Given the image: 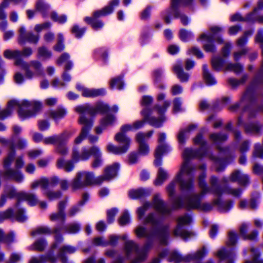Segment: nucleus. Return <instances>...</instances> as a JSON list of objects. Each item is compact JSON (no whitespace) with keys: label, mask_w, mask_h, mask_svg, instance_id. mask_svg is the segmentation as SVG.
<instances>
[{"label":"nucleus","mask_w":263,"mask_h":263,"mask_svg":"<svg viewBox=\"0 0 263 263\" xmlns=\"http://www.w3.org/2000/svg\"><path fill=\"white\" fill-rule=\"evenodd\" d=\"M187 54L189 55H194L198 59H202L204 55L201 50L197 47L193 46L188 49Z\"/></svg>","instance_id":"obj_54"},{"label":"nucleus","mask_w":263,"mask_h":263,"mask_svg":"<svg viewBox=\"0 0 263 263\" xmlns=\"http://www.w3.org/2000/svg\"><path fill=\"white\" fill-rule=\"evenodd\" d=\"M93 183H101L100 180H98V178H95L93 173L82 171L77 173L71 182V186L76 190Z\"/></svg>","instance_id":"obj_13"},{"label":"nucleus","mask_w":263,"mask_h":263,"mask_svg":"<svg viewBox=\"0 0 263 263\" xmlns=\"http://www.w3.org/2000/svg\"><path fill=\"white\" fill-rule=\"evenodd\" d=\"M119 166V164L116 162L106 167L104 170V175L98 177V180H100L101 183L103 181L111 180L116 176Z\"/></svg>","instance_id":"obj_22"},{"label":"nucleus","mask_w":263,"mask_h":263,"mask_svg":"<svg viewBox=\"0 0 263 263\" xmlns=\"http://www.w3.org/2000/svg\"><path fill=\"white\" fill-rule=\"evenodd\" d=\"M47 246V242L44 239H40L34 242V243L30 247V250L42 252Z\"/></svg>","instance_id":"obj_48"},{"label":"nucleus","mask_w":263,"mask_h":263,"mask_svg":"<svg viewBox=\"0 0 263 263\" xmlns=\"http://www.w3.org/2000/svg\"><path fill=\"white\" fill-rule=\"evenodd\" d=\"M222 31V29L219 27H212L210 28V33H204L200 36L198 40L203 42V47L206 51L215 52L216 49L213 44L214 41L219 43H223V40L221 36Z\"/></svg>","instance_id":"obj_10"},{"label":"nucleus","mask_w":263,"mask_h":263,"mask_svg":"<svg viewBox=\"0 0 263 263\" xmlns=\"http://www.w3.org/2000/svg\"><path fill=\"white\" fill-rule=\"evenodd\" d=\"M194 143L199 145L200 147L198 150L192 148H185L182 153L183 162L180 171L175 179L170 182L166 187L168 196L173 198L175 195L177 184L178 183L182 191H188L194 188V172L196 167L191 165L189 161L195 158H201L205 155L207 151L206 142L203 140L202 136L199 134L194 139Z\"/></svg>","instance_id":"obj_1"},{"label":"nucleus","mask_w":263,"mask_h":263,"mask_svg":"<svg viewBox=\"0 0 263 263\" xmlns=\"http://www.w3.org/2000/svg\"><path fill=\"white\" fill-rule=\"evenodd\" d=\"M20 201L26 200L29 205L34 206L38 202V198L35 194L22 191Z\"/></svg>","instance_id":"obj_38"},{"label":"nucleus","mask_w":263,"mask_h":263,"mask_svg":"<svg viewBox=\"0 0 263 263\" xmlns=\"http://www.w3.org/2000/svg\"><path fill=\"white\" fill-rule=\"evenodd\" d=\"M133 130L132 124L123 125L120 128V132L116 135L115 140L119 144L128 143L130 145L131 140L126 135V133L129 131Z\"/></svg>","instance_id":"obj_21"},{"label":"nucleus","mask_w":263,"mask_h":263,"mask_svg":"<svg viewBox=\"0 0 263 263\" xmlns=\"http://www.w3.org/2000/svg\"><path fill=\"white\" fill-rule=\"evenodd\" d=\"M57 166L59 168H64L67 172L71 171L74 168V165L71 161H65L63 158H60L57 160Z\"/></svg>","instance_id":"obj_45"},{"label":"nucleus","mask_w":263,"mask_h":263,"mask_svg":"<svg viewBox=\"0 0 263 263\" xmlns=\"http://www.w3.org/2000/svg\"><path fill=\"white\" fill-rule=\"evenodd\" d=\"M67 203V200L60 201L58 205V211L50 215L49 218L51 221L57 220L63 222L65 220V215L64 209Z\"/></svg>","instance_id":"obj_27"},{"label":"nucleus","mask_w":263,"mask_h":263,"mask_svg":"<svg viewBox=\"0 0 263 263\" xmlns=\"http://www.w3.org/2000/svg\"><path fill=\"white\" fill-rule=\"evenodd\" d=\"M194 3V0H172L170 8L162 13L165 23L170 24L173 17L179 18L183 25H187L190 22V20L186 15L179 11V8L182 6L191 8Z\"/></svg>","instance_id":"obj_5"},{"label":"nucleus","mask_w":263,"mask_h":263,"mask_svg":"<svg viewBox=\"0 0 263 263\" xmlns=\"http://www.w3.org/2000/svg\"><path fill=\"white\" fill-rule=\"evenodd\" d=\"M116 121L115 116H104L101 120L100 126L96 128L97 134H101L106 127L114 125Z\"/></svg>","instance_id":"obj_30"},{"label":"nucleus","mask_w":263,"mask_h":263,"mask_svg":"<svg viewBox=\"0 0 263 263\" xmlns=\"http://www.w3.org/2000/svg\"><path fill=\"white\" fill-rule=\"evenodd\" d=\"M16 108H18V115H32L29 112L30 109L33 108L35 110H39L42 108V104L38 102L31 104L27 101L20 104L18 101L12 100L8 102L6 107L3 109V112L7 115H10Z\"/></svg>","instance_id":"obj_8"},{"label":"nucleus","mask_w":263,"mask_h":263,"mask_svg":"<svg viewBox=\"0 0 263 263\" xmlns=\"http://www.w3.org/2000/svg\"><path fill=\"white\" fill-rule=\"evenodd\" d=\"M151 190L145 189H138L136 190H132L128 192V195L132 199H136L142 197L145 195L149 194Z\"/></svg>","instance_id":"obj_41"},{"label":"nucleus","mask_w":263,"mask_h":263,"mask_svg":"<svg viewBox=\"0 0 263 263\" xmlns=\"http://www.w3.org/2000/svg\"><path fill=\"white\" fill-rule=\"evenodd\" d=\"M251 252L253 259L251 260H246L245 263H263V260L259 258V254L255 248H251Z\"/></svg>","instance_id":"obj_60"},{"label":"nucleus","mask_w":263,"mask_h":263,"mask_svg":"<svg viewBox=\"0 0 263 263\" xmlns=\"http://www.w3.org/2000/svg\"><path fill=\"white\" fill-rule=\"evenodd\" d=\"M51 230L47 227H40L32 231L31 233V235L35 236L39 234H50Z\"/></svg>","instance_id":"obj_59"},{"label":"nucleus","mask_w":263,"mask_h":263,"mask_svg":"<svg viewBox=\"0 0 263 263\" xmlns=\"http://www.w3.org/2000/svg\"><path fill=\"white\" fill-rule=\"evenodd\" d=\"M193 34L189 31L181 29L179 32L180 39L184 42L189 41L193 37Z\"/></svg>","instance_id":"obj_61"},{"label":"nucleus","mask_w":263,"mask_h":263,"mask_svg":"<svg viewBox=\"0 0 263 263\" xmlns=\"http://www.w3.org/2000/svg\"><path fill=\"white\" fill-rule=\"evenodd\" d=\"M168 173L164 170L163 168L161 167H159L157 178L154 181V184L156 186L162 185L163 183L168 179Z\"/></svg>","instance_id":"obj_37"},{"label":"nucleus","mask_w":263,"mask_h":263,"mask_svg":"<svg viewBox=\"0 0 263 263\" xmlns=\"http://www.w3.org/2000/svg\"><path fill=\"white\" fill-rule=\"evenodd\" d=\"M230 180L232 182H237L240 185H245L249 183V178L247 175L237 170L231 174Z\"/></svg>","instance_id":"obj_28"},{"label":"nucleus","mask_w":263,"mask_h":263,"mask_svg":"<svg viewBox=\"0 0 263 263\" xmlns=\"http://www.w3.org/2000/svg\"><path fill=\"white\" fill-rule=\"evenodd\" d=\"M64 37L63 35L61 33H59L58 34V39H57V43L53 46V49L58 52H61L64 50L65 48V46L64 44Z\"/></svg>","instance_id":"obj_55"},{"label":"nucleus","mask_w":263,"mask_h":263,"mask_svg":"<svg viewBox=\"0 0 263 263\" xmlns=\"http://www.w3.org/2000/svg\"><path fill=\"white\" fill-rule=\"evenodd\" d=\"M39 186H40L42 189L44 190L47 189L49 186V180L46 178H43L38 181H35L31 184V188L34 189Z\"/></svg>","instance_id":"obj_53"},{"label":"nucleus","mask_w":263,"mask_h":263,"mask_svg":"<svg viewBox=\"0 0 263 263\" xmlns=\"http://www.w3.org/2000/svg\"><path fill=\"white\" fill-rule=\"evenodd\" d=\"M22 193V191L17 192L12 186H7L5 187L3 193H4L8 198H16L17 199V202L16 203L15 206H18L20 204Z\"/></svg>","instance_id":"obj_36"},{"label":"nucleus","mask_w":263,"mask_h":263,"mask_svg":"<svg viewBox=\"0 0 263 263\" xmlns=\"http://www.w3.org/2000/svg\"><path fill=\"white\" fill-rule=\"evenodd\" d=\"M210 183L212 193L218 196H221L223 193H227L235 197H238L242 193V190L240 189L227 187L223 189L221 188L218 184L217 178L214 176L210 178Z\"/></svg>","instance_id":"obj_15"},{"label":"nucleus","mask_w":263,"mask_h":263,"mask_svg":"<svg viewBox=\"0 0 263 263\" xmlns=\"http://www.w3.org/2000/svg\"><path fill=\"white\" fill-rule=\"evenodd\" d=\"M120 0L110 1L108 5L94 12L91 17H86L84 18L85 22L90 25L93 29L96 31L101 29L103 27L104 23L98 18L111 13L114 11L115 7L118 6Z\"/></svg>","instance_id":"obj_7"},{"label":"nucleus","mask_w":263,"mask_h":263,"mask_svg":"<svg viewBox=\"0 0 263 263\" xmlns=\"http://www.w3.org/2000/svg\"><path fill=\"white\" fill-rule=\"evenodd\" d=\"M163 73V71L162 69H158L154 70L153 74L154 81L155 84L158 87H159L161 89H163L165 87L163 84L160 83Z\"/></svg>","instance_id":"obj_50"},{"label":"nucleus","mask_w":263,"mask_h":263,"mask_svg":"<svg viewBox=\"0 0 263 263\" xmlns=\"http://www.w3.org/2000/svg\"><path fill=\"white\" fill-rule=\"evenodd\" d=\"M203 78L208 85H213L217 83V81L214 76L209 71L206 65L202 67Z\"/></svg>","instance_id":"obj_42"},{"label":"nucleus","mask_w":263,"mask_h":263,"mask_svg":"<svg viewBox=\"0 0 263 263\" xmlns=\"http://www.w3.org/2000/svg\"><path fill=\"white\" fill-rule=\"evenodd\" d=\"M109 85L111 88L121 89L124 87V83L122 77H117L110 80Z\"/></svg>","instance_id":"obj_51"},{"label":"nucleus","mask_w":263,"mask_h":263,"mask_svg":"<svg viewBox=\"0 0 263 263\" xmlns=\"http://www.w3.org/2000/svg\"><path fill=\"white\" fill-rule=\"evenodd\" d=\"M79 123L83 125L82 128L81 133L80 136L77 137L74 143L76 144H79L86 137L89 130L91 129L92 126L93 120L91 116H81L79 120Z\"/></svg>","instance_id":"obj_18"},{"label":"nucleus","mask_w":263,"mask_h":263,"mask_svg":"<svg viewBox=\"0 0 263 263\" xmlns=\"http://www.w3.org/2000/svg\"><path fill=\"white\" fill-rule=\"evenodd\" d=\"M72 134V132L66 131L59 135H54L44 139L43 143L45 145L55 144L58 145L59 142H62L63 140H68Z\"/></svg>","instance_id":"obj_24"},{"label":"nucleus","mask_w":263,"mask_h":263,"mask_svg":"<svg viewBox=\"0 0 263 263\" xmlns=\"http://www.w3.org/2000/svg\"><path fill=\"white\" fill-rule=\"evenodd\" d=\"M21 52L18 50H6L4 55L7 59H14V65L24 70L25 77L31 79L34 77H40L44 74L42 64L37 61H32L29 63L20 59Z\"/></svg>","instance_id":"obj_4"},{"label":"nucleus","mask_w":263,"mask_h":263,"mask_svg":"<svg viewBox=\"0 0 263 263\" xmlns=\"http://www.w3.org/2000/svg\"><path fill=\"white\" fill-rule=\"evenodd\" d=\"M76 88L81 92L82 96L85 98H95L106 94L105 88H89L80 83L77 84Z\"/></svg>","instance_id":"obj_19"},{"label":"nucleus","mask_w":263,"mask_h":263,"mask_svg":"<svg viewBox=\"0 0 263 263\" xmlns=\"http://www.w3.org/2000/svg\"><path fill=\"white\" fill-rule=\"evenodd\" d=\"M253 33V31L249 30L246 31L242 36L237 40V45L239 47H242L246 45L248 42V37L251 36Z\"/></svg>","instance_id":"obj_58"},{"label":"nucleus","mask_w":263,"mask_h":263,"mask_svg":"<svg viewBox=\"0 0 263 263\" xmlns=\"http://www.w3.org/2000/svg\"><path fill=\"white\" fill-rule=\"evenodd\" d=\"M146 120L155 127H159L165 120L164 116H146Z\"/></svg>","instance_id":"obj_46"},{"label":"nucleus","mask_w":263,"mask_h":263,"mask_svg":"<svg viewBox=\"0 0 263 263\" xmlns=\"http://www.w3.org/2000/svg\"><path fill=\"white\" fill-rule=\"evenodd\" d=\"M206 175L202 172L198 177V186L200 189L199 194L191 195L183 204L181 199L179 198L173 199V205L175 209L184 206L187 210L197 209L200 211L208 212L212 209L213 205H216L220 212L225 213L229 211L233 206V202L228 201H221L220 198L215 199L213 204L206 202H202V198L209 193H212L211 186L209 187L205 181Z\"/></svg>","instance_id":"obj_3"},{"label":"nucleus","mask_w":263,"mask_h":263,"mask_svg":"<svg viewBox=\"0 0 263 263\" xmlns=\"http://www.w3.org/2000/svg\"><path fill=\"white\" fill-rule=\"evenodd\" d=\"M69 54L68 53L64 52L57 60V64L58 66H61L63 64H65L64 69L65 71L69 70L73 67V63L69 60Z\"/></svg>","instance_id":"obj_34"},{"label":"nucleus","mask_w":263,"mask_h":263,"mask_svg":"<svg viewBox=\"0 0 263 263\" xmlns=\"http://www.w3.org/2000/svg\"><path fill=\"white\" fill-rule=\"evenodd\" d=\"M55 260L56 258L55 257L50 254H48L42 256L39 258L32 257L29 261V263H45L47 261L53 262Z\"/></svg>","instance_id":"obj_47"},{"label":"nucleus","mask_w":263,"mask_h":263,"mask_svg":"<svg viewBox=\"0 0 263 263\" xmlns=\"http://www.w3.org/2000/svg\"><path fill=\"white\" fill-rule=\"evenodd\" d=\"M262 10H263V0H259L253 11L248 14L246 17H242L239 13H235L231 16V21L232 22H257L263 24V14L260 12Z\"/></svg>","instance_id":"obj_12"},{"label":"nucleus","mask_w":263,"mask_h":263,"mask_svg":"<svg viewBox=\"0 0 263 263\" xmlns=\"http://www.w3.org/2000/svg\"><path fill=\"white\" fill-rule=\"evenodd\" d=\"M91 156L93 157L91 162V166L93 168H96L102 166L103 164V159L102 157V152L100 148L96 146H91Z\"/></svg>","instance_id":"obj_26"},{"label":"nucleus","mask_w":263,"mask_h":263,"mask_svg":"<svg viewBox=\"0 0 263 263\" xmlns=\"http://www.w3.org/2000/svg\"><path fill=\"white\" fill-rule=\"evenodd\" d=\"M21 2H23L24 6L27 0H4L0 5V20L5 19L7 17L6 14L3 10V9L8 7L10 3H13L15 4H17Z\"/></svg>","instance_id":"obj_40"},{"label":"nucleus","mask_w":263,"mask_h":263,"mask_svg":"<svg viewBox=\"0 0 263 263\" xmlns=\"http://www.w3.org/2000/svg\"><path fill=\"white\" fill-rule=\"evenodd\" d=\"M67 140H63L62 142H59L56 146L55 152L61 155H66L68 154V149L65 145V143Z\"/></svg>","instance_id":"obj_56"},{"label":"nucleus","mask_w":263,"mask_h":263,"mask_svg":"<svg viewBox=\"0 0 263 263\" xmlns=\"http://www.w3.org/2000/svg\"><path fill=\"white\" fill-rule=\"evenodd\" d=\"M19 33L18 42L21 44H23L26 42L36 43L39 40L38 35H34L31 32L26 33V30L24 27H21L20 28Z\"/></svg>","instance_id":"obj_25"},{"label":"nucleus","mask_w":263,"mask_h":263,"mask_svg":"<svg viewBox=\"0 0 263 263\" xmlns=\"http://www.w3.org/2000/svg\"><path fill=\"white\" fill-rule=\"evenodd\" d=\"M248 228V224L246 223L242 224L240 228V233L245 238L250 240H255L258 235V232L253 231L250 234H247L246 233Z\"/></svg>","instance_id":"obj_44"},{"label":"nucleus","mask_w":263,"mask_h":263,"mask_svg":"<svg viewBox=\"0 0 263 263\" xmlns=\"http://www.w3.org/2000/svg\"><path fill=\"white\" fill-rule=\"evenodd\" d=\"M245 128L247 133L257 134L259 133L260 127L254 123H249L245 125Z\"/></svg>","instance_id":"obj_62"},{"label":"nucleus","mask_w":263,"mask_h":263,"mask_svg":"<svg viewBox=\"0 0 263 263\" xmlns=\"http://www.w3.org/2000/svg\"><path fill=\"white\" fill-rule=\"evenodd\" d=\"M171 105V102L168 100L164 101L161 106L155 105L152 109L148 110L145 112V110H143L141 112V115H148L149 114L157 113L160 115L163 114L166 112L168 108Z\"/></svg>","instance_id":"obj_29"},{"label":"nucleus","mask_w":263,"mask_h":263,"mask_svg":"<svg viewBox=\"0 0 263 263\" xmlns=\"http://www.w3.org/2000/svg\"><path fill=\"white\" fill-rule=\"evenodd\" d=\"M210 139L215 144H218L226 141L227 139V136L225 135L213 134L211 135Z\"/></svg>","instance_id":"obj_63"},{"label":"nucleus","mask_w":263,"mask_h":263,"mask_svg":"<svg viewBox=\"0 0 263 263\" xmlns=\"http://www.w3.org/2000/svg\"><path fill=\"white\" fill-rule=\"evenodd\" d=\"M166 135L165 133H160L158 138L159 145L156 148L155 152V160L154 163L156 166H160L162 163V156L163 154L167 153L171 149L170 146L165 143Z\"/></svg>","instance_id":"obj_16"},{"label":"nucleus","mask_w":263,"mask_h":263,"mask_svg":"<svg viewBox=\"0 0 263 263\" xmlns=\"http://www.w3.org/2000/svg\"><path fill=\"white\" fill-rule=\"evenodd\" d=\"M80 224L78 223H71L68 224L64 227V230L69 233H76L80 230Z\"/></svg>","instance_id":"obj_57"},{"label":"nucleus","mask_w":263,"mask_h":263,"mask_svg":"<svg viewBox=\"0 0 263 263\" xmlns=\"http://www.w3.org/2000/svg\"><path fill=\"white\" fill-rule=\"evenodd\" d=\"M206 252L204 247L199 250L197 253L193 254H188L185 256H183L176 251H172L170 254L168 261L174 262V263H186L192 260H199L203 257Z\"/></svg>","instance_id":"obj_14"},{"label":"nucleus","mask_w":263,"mask_h":263,"mask_svg":"<svg viewBox=\"0 0 263 263\" xmlns=\"http://www.w3.org/2000/svg\"><path fill=\"white\" fill-rule=\"evenodd\" d=\"M231 99L229 97L222 98L220 100H218L215 104L214 108L215 110H220L225 106L228 103L230 102Z\"/></svg>","instance_id":"obj_64"},{"label":"nucleus","mask_w":263,"mask_h":263,"mask_svg":"<svg viewBox=\"0 0 263 263\" xmlns=\"http://www.w3.org/2000/svg\"><path fill=\"white\" fill-rule=\"evenodd\" d=\"M191 217L189 215H184L178 218L177 226L174 231V234L176 236H180L183 239H185L192 234V232L185 230L184 226L189 224L191 222Z\"/></svg>","instance_id":"obj_17"},{"label":"nucleus","mask_w":263,"mask_h":263,"mask_svg":"<svg viewBox=\"0 0 263 263\" xmlns=\"http://www.w3.org/2000/svg\"><path fill=\"white\" fill-rule=\"evenodd\" d=\"M120 146H116L111 144L107 145L106 148L108 152L115 154H122L126 153L130 145L128 143H121Z\"/></svg>","instance_id":"obj_33"},{"label":"nucleus","mask_w":263,"mask_h":263,"mask_svg":"<svg viewBox=\"0 0 263 263\" xmlns=\"http://www.w3.org/2000/svg\"><path fill=\"white\" fill-rule=\"evenodd\" d=\"M211 65L213 70L216 71H230L236 74L241 72L243 69L242 65L240 63H226L224 60L219 56H214L211 59Z\"/></svg>","instance_id":"obj_11"},{"label":"nucleus","mask_w":263,"mask_h":263,"mask_svg":"<svg viewBox=\"0 0 263 263\" xmlns=\"http://www.w3.org/2000/svg\"><path fill=\"white\" fill-rule=\"evenodd\" d=\"M173 70L181 82H186L188 81L189 75L183 71L181 61L177 62V64L173 66Z\"/></svg>","instance_id":"obj_32"},{"label":"nucleus","mask_w":263,"mask_h":263,"mask_svg":"<svg viewBox=\"0 0 263 263\" xmlns=\"http://www.w3.org/2000/svg\"><path fill=\"white\" fill-rule=\"evenodd\" d=\"M217 256L220 260H227V263H234L232 259L235 254L232 250L223 248L218 252Z\"/></svg>","instance_id":"obj_35"},{"label":"nucleus","mask_w":263,"mask_h":263,"mask_svg":"<svg viewBox=\"0 0 263 263\" xmlns=\"http://www.w3.org/2000/svg\"><path fill=\"white\" fill-rule=\"evenodd\" d=\"M35 7L36 10L40 11L42 14L43 17H46L47 15L48 12L50 9L49 5L44 3L41 0H39L36 2Z\"/></svg>","instance_id":"obj_49"},{"label":"nucleus","mask_w":263,"mask_h":263,"mask_svg":"<svg viewBox=\"0 0 263 263\" xmlns=\"http://www.w3.org/2000/svg\"><path fill=\"white\" fill-rule=\"evenodd\" d=\"M153 204L155 209L162 215H168L171 212V208L165 203L158 194L154 196Z\"/></svg>","instance_id":"obj_23"},{"label":"nucleus","mask_w":263,"mask_h":263,"mask_svg":"<svg viewBox=\"0 0 263 263\" xmlns=\"http://www.w3.org/2000/svg\"><path fill=\"white\" fill-rule=\"evenodd\" d=\"M196 127V125L195 124L190 125L186 128L181 129L177 136V139L180 144H184L185 142V139L189 135V133L195 129Z\"/></svg>","instance_id":"obj_39"},{"label":"nucleus","mask_w":263,"mask_h":263,"mask_svg":"<svg viewBox=\"0 0 263 263\" xmlns=\"http://www.w3.org/2000/svg\"><path fill=\"white\" fill-rule=\"evenodd\" d=\"M153 134V130L146 133L139 132L135 136V140L138 144L147 143L146 141L151 138Z\"/></svg>","instance_id":"obj_43"},{"label":"nucleus","mask_w":263,"mask_h":263,"mask_svg":"<svg viewBox=\"0 0 263 263\" xmlns=\"http://www.w3.org/2000/svg\"><path fill=\"white\" fill-rule=\"evenodd\" d=\"M0 143L8 145L10 149L8 155L5 158L3 161V166L5 169L3 173L4 176L6 178L12 179L17 183L22 182L24 180V176L21 172L18 170L10 168L15 156L14 145L13 141H8L5 138L1 137Z\"/></svg>","instance_id":"obj_6"},{"label":"nucleus","mask_w":263,"mask_h":263,"mask_svg":"<svg viewBox=\"0 0 263 263\" xmlns=\"http://www.w3.org/2000/svg\"><path fill=\"white\" fill-rule=\"evenodd\" d=\"M144 224H150L152 228L148 230L143 226H138L135 230L136 235L139 237H145L146 242L144 245L141 251H139L138 245L133 240H129L125 241L124 250L126 256L129 257L133 253L136 254L137 258L142 252L147 253L151 248L153 242L158 239L162 245L166 244L168 236V228L161 223V218L157 214L151 213L144 219Z\"/></svg>","instance_id":"obj_2"},{"label":"nucleus","mask_w":263,"mask_h":263,"mask_svg":"<svg viewBox=\"0 0 263 263\" xmlns=\"http://www.w3.org/2000/svg\"><path fill=\"white\" fill-rule=\"evenodd\" d=\"M76 248L71 246H64L62 247L59 252V256L61 258L62 263H73L72 261H68L65 256V254H71L76 251Z\"/></svg>","instance_id":"obj_31"},{"label":"nucleus","mask_w":263,"mask_h":263,"mask_svg":"<svg viewBox=\"0 0 263 263\" xmlns=\"http://www.w3.org/2000/svg\"><path fill=\"white\" fill-rule=\"evenodd\" d=\"M52 56V52L46 47L42 46L38 48V57L43 60L49 59Z\"/></svg>","instance_id":"obj_52"},{"label":"nucleus","mask_w":263,"mask_h":263,"mask_svg":"<svg viewBox=\"0 0 263 263\" xmlns=\"http://www.w3.org/2000/svg\"><path fill=\"white\" fill-rule=\"evenodd\" d=\"M75 110L77 113L82 115L107 114L108 115H110V114L117 113L119 110V107L117 105H114L110 107L106 104L103 102H98L94 106L86 104L77 106L75 108Z\"/></svg>","instance_id":"obj_9"},{"label":"nucleus","mask_w":263,"mask_h":263,"mask_svg":"<svg viewBox=\"0 0 263 263\" xmlns=\"http://www.w3.org/2000/svg\"><path fill=\"white\" fill-rule=\"evenodd\" d=\"M91 146L89 148L84 146L81 150H79L77 147H74L71 154L72 161L74 162H77L79 161L87 160L91 157Z\"/></svg>","instance_id":"obj_20"}]
</instances>
